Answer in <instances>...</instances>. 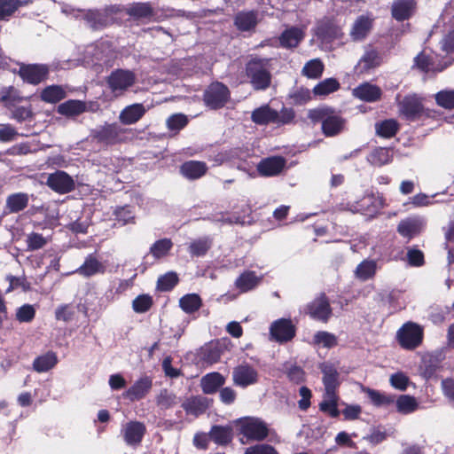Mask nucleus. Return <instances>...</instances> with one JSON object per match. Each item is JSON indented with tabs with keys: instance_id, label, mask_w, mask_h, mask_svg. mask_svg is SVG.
Here are the masks:
<instances>
[{
	"instance_id": "nucleus-64",
	"label": "nucleus",
	"mask_w": 454,
	"mask_h": 454,
	"mask_svg": "<svg viewBox=\"0 0 454 454\" xmlns=\"http://www.w3.org/2000/svg\"><path fill=\"white\" fill-rule=\"evenodd\" d=\"M153 301L149 295H139L132 303L133 309L137 313L146 312L152 306Z\"/></svg>"
},
{
	"instance_id": "nucleus-62",
	"label": "nucleus",
	"mask_w": 454,
	"mask_h": 454,
	"mask_svg": "<svg viewBox=\"0 0 454 454\" xmlns=\"http://www.w3.org/2000/svg\"><path fill=\"white\" fill-rule=\"evenodd\" d=\"M221 357L220 348L216 345H208L202 348V358L209 364L216 363Z\"/></svg>"
},
{
	"instance_id": "nucleus-42",
	"label": "nucleus",
	"mask_w": 454,
	"mask_h": 454,
	"mask_svg": "<svg viewBox=\"0 0 454 454\" xmlns=\"http://www.w3.org/2000/svg\"><path fill=\"white\" fill-rule=\"evenodd\" d=\"M396 411L402 414H410L419 408V403L414 396L401 395L395 400Z\"/></svg>"
},
{
	"instance_id": "nucleus-30",
	"label": "nucleus",
	"mask_w": 454,
	"mask_h": 454,
	"mask_svg": "<svg viewBox=\"0 0 454 454\" xmlns=\"http://www.w3.org/2000/svg\"><path fill=\"white\" fill-rule=\"evenodd\" d=\"M24 99L26 98L22 97L18 90L12 86L4 87L0 90V102L8 109L20 104Z\"/></svg>"
},
{
	"instance_id": "nucleus-6",
	"label": "nucleus",
	"mask_w": 454,
	"mask_h": 454,
	"mask_svg": "<svg viewBox=\"0 0 454 454\" xmlns=\"http://www.w3.org/2000/svg\"><path fill=\"white\" fill-rule=\"evenodd\" d=\"M229 98V89L221 82L210 84L204 93V101L212 109L223 107Z\"/></svg>"
},
{
	"instance_id": "nucleus-22",
	"label": "nucleus",
	"mask_w": 454,
	"mask_h": 454,
	"mask_svg": "<svg viewBox=\"0 0 454 454\" xmlns=\"http://www.w3.org/2000/svg\"><path fill=\"white\" fill-rule=\"evenodd\" d=\"M80 275L89 278L96 274H104L106 266L100 262L94 255L90 254L86 257L84 262L76 270Z\"/></svg>"
},
{
	"instance_id": "nucleus-11",
	"label": "nucleus",
	"mask_w": 454,
	"mask_h": 454,
	"mask_svg": "<svg viewBox=\"0 0 454 454\" xmlns=\"http://www.w3.org/2000/svg\"><path fill=\"white\" fill-rule=\"evenodd\" d=\"M153 387V380L149 376H143L137 380L123 394V397L130 402L145 398Z\"/></svg>"
},
{
	"instance_id": "nucleus-18",
	"label": "nucleus",
	"mask_w": 454,
	"mask_h": 454,
	"mask_svg": "<svg viewBox=\"0 0 454 454\" xmlns=\"http://www.w3.org/2000/svg\"><path fill=\"white\" fill-rule=\"evenodd\" d=\"M286 163V160L281 156L269 157L260 161L257 170L264 176H277L284 169Z\"/></svg>"
},
{
	"instance_id": "nucleus-19",
	"label": "nucleus",
	"mask_w": 454,
	"mask_h": 454,
	"mask_svg": "<svg viewBox=\"0 0 454 454\" xmlns=\"http://www.w3.org/2000/svg\"><path fill=\"white\" fill-rule=\"evenodd\" d=\"M270 334L277 341H287L294 336V327L291 321L279 319L271 325Z\"/></svg>"
},
{
	"instance_id": "nucleus-35",
	"label": "nucleus",
	"mask_w": 454,
	"mask_h": 454,
	"mask_svg": "<svg viewBox=\"0 0 454 454\" xmlns=\"http://www.w3.org/2000/svg\"><path fill=\"white\" fill-rule=\"evenodd\" d=\"M121 132L117 124H106L96 131L95 137L102 142L112 144L116 141Z\"/></svg>"
},
{
	"instance_id": "nucleus-4",
	"label": "nucleus",
	"mask_w": 454,
	"mask_h": 454,
	"mask_svg": "<svg viewBox=\"0 0 454 454\" xmlns=\"http://www.w3.org/2000/svg\"><path fill=\"white\" fill-rule=\"evenodd\" d=\"M136 82V74L127 69L114 70L107 77L106 82L115 97L123 95Z\"/></svg>"
},
{
	"instance_id": "nucleus-27",
	"label": "nucleus",
	"mask_w": 454,
	"mask_h": 454,
	"mask_svg": "<svg viewBox=\"0 0 454 454\" xmlns=\"http://www.w3.org/2000/svg\"><path fill=\"white\" fill-rule=\"evenodd\" d=\"M225 379L219 372L207 373L202 377L200 385L205 394H213L224 384Z\"/></svg>"
},
{
	"instance_id": "nucleus-49",
	"label": "nucleus",
	"mask_w": 454,
	"mask_h": 454,
	"mask_svg": "<svg viewBox=\"0 0 454 454\" xmlns=\"http://www.w3.org/2000/svg\"><path fill=\"white\" fill-rule=\"evenodd\" d=\"M340 88L339 82L334 78H327L317 83L314 89L313 93L316 96H326L338 90Z\"/></svg>"
},
{
	"instance_id": "nucleus-23",
	"label": "nucleus",
	"mask_w": 454,
	"mask_h": 454,
	"mask_svg": "<svg viewBox=\"0 0 454 454\" xmlns=\"http://www.w3.org/2000/svg\"><path fill=\"white\" fill-rule=\"evenodd\" d=\"M145 112V107L142 104H133L121 112L119 120L125 125H130L138 121Z\"/></svg>"
},
{
	"instance_id": "nucleus-44",
	"label": "nucleus",
	"mask_w": 454,
	"mask_h": 454,
	"mask_svg": "<svg viewBox=\"0 0 454 454\" xmlns=\"http://www.w3.org/2000/svg\"><path fill=\"white\" fill-rule=\"evenodd\" d=\"M210 438L217 444L224 445L232 439L231 428L230 427L214 426L209 433Z\"/></svg>"
},
{
	"instance_id": "nucleus-7",
	"label": "nucleus",
	"mask_w": 454,
	"mask_h": 454,
	"mask_svg": "<svg viewBox=\"0 0 454 454\" xmlns=\"http://www.w3.org/2000/svg\"><path fill=\"white\" fill-rule=\"evenodd\" d=\"M240 433L250 440H263L269 433L267 425L256 418H247L239 421Z\"/></svg>"
},
{
	"instance_id": "nucleus-26",
	"label": "nucleus",
	"mask_w": 454,
	"mask_h": 454,
	"mask_svg": "<svg viewBox=\"0 0 454 454\" xmlns=\"http://www.w3.org/2000/svg\"><path fill=\"white\" fill-rule=\"evenodd\" d=\"M209 400L206 397L196 396L187 399L182 406L188 414L199 416L209 407Z\"/></svg>"
},
{
	"instance_id": "nucleus-60",
	"label": "nucleus",
	"mask_w": 454,
	"mask_h": 454,
	"mask_svg": "<svg viewBox=\"0 0 454 454\" xmlns=\"http://www.w3.org/2000/svg\"><path fill=\"white\" fill-rule=\"evenodd\" d=\"M389 382L394 388L404 391L410 383V379L405 373L398 372L390 376Z\"/></svg>"
},
{
	"instance_id": "nucleus-63",
	"label": "nucleus",
	"mask_w": 454,
	"mask_h": 454,
	"mask_svg": "<svg viewBox=\"0 0 454 454\" xmlns=\"http://www.w3.org/2000/svg\"><path fill=\"white\" fill-rule=\"evenodd\" d=\"M47 244V239L42 234L32 232L27 237V246L28 250H37Z\"/></svg>"
},
{
	"instance_id": "nucleus-56",
	"label": "nucleus",
	"mask_w": 454,
	"mask_h": 454,
	"mask_svg": "<svg viewBox=\"0 0 454 454\" xmlns=\"http://www.w3.org/2000/svg\"><path fill=\"white\" fill-rule=\"evenodd\" d=\"M177 283V275L175 272H168L158 278L157 287L160 291L167 292L170 291Z\"/></svg>"
},
{
	"instance_id": "nucleus-12",
	"label": "nucleus",
	"mask_w": 454,
	"mask_h": 454,
	"mask_svg": "<svg viewBox=\"0 0 454 454\" xmlns=\"http://www.w3.org/2000/svg\"><path fill=\"white\" fill-rule=\"evenodd\" d=\"M308 313L314 319L326 322L332 314L327 298L324 294L316 298L308 305Z\"/></svg>"
},
{
	"instance_id": "nucleus-9",
	"label": "nucleus",
	"mask_w": 454,
	"mask_h": 454,
	"mask_svg": "<svg viewBox=\"0 0 454 454\" xmlns=\"http://www.w3.org/2000/svg\"><path fill=\"white\" fill-rule=\"evenodd\" d=\"M46 184L51 190L60 194L72 192L75 186L73 177L61 170L50 174Z\"/></svg>"
},
{
	"instance_id": "nucleus-24",
	"label": "nucleus",
	"mask_w": 454,
	"mask_h": 454,
	"mask_svg": "<svg viewBox=\"0 0 454 454\" xmlns=\"http://www.w3.org/2000/svg\"><path fill=\"white\" fill-rule=\"evenodd\" d=\"M414 10L413 0H395L392 4V15L398 21L409 19Z\"/></svg>"
},
{
	"instance_id": "nucleus-14",
	"label": "nucleus",
	"mask_w": 454,
	"mask_h": 454,
	"mask_svg": "<svg viewBox=\"0 0 454 454\" xmlns=\"http://www.w3.org/2000/svg\"><path fill=\"white\" fill-rule=\"evenodd\" d=\"M19 73L23 81L38 84L46 78L48 68L43 65H24L20 67Z\"/></svg>"
},
{
	"instance_id": "nucleus-3",
	"label": "nucleus",
	"mask_w": 454,
	"mask_h": 454,
	"mask_svg": "<svg viewBox=\"0 0 454 454\" xmlns=\"http://www.w3.org/2000/svg\"><path fill=\"white\" fill-rule=\"evenodd\" d=\"M423 328L413 322H407L397 331L396 339L400 346L405 349H414L423 340Z\"/></svg>"
},
{
	"instance_id": "nucleus-2",
	"label": "nucleus",
	"mask_w": 454,
	"mask_h": 454,
	"mask_svg": "<svg viewBox=\"0 0 454 454\" xmlns=\"http://www.w3.org/2000/svg\"><path fill=\"white\" fill-rule=\"evenodd\" d=\"M246 74L254 90H266L271 82L270 59H252L246 66Z\"/></svg>"
},
{
	"instance_id": "nucleus-40",
	"label": "nucleus",
	"mask_w": 454,
	"mask_h": 454,
	"mask_svg": "<svg viewBox=\"0 0 454 454\" xmlns=\"http://www.w3.org/2000/svg\"><path fill=\"white\" fill-rule=\"evenodd\" d=\"M27 3V0H0V20H8L20 6Z\"/></svg>"
},
{
	"instance_id": "nucleus-61",
	"label": "nucleus",
	"mask_w": 454,
	"mask_h": 454,
	"mask_svg": "<svg viewBox=\"0 0 454 454\" xmlns=\"http://www.w3.org/2000/svg\"><path fill=\"white\" fill-rule=\"evenodd\" d=\"M188 123V119L184 114H176L171 115L167 120V126L170 130H174L176 132L179 131L183 128L186 126Z\"/></svg>"
},
{
	"instance_id": "nucleus-43",
	"label": "nucleus",
	"mask_w": 454,
	"mask_h": 454,
	"mask_svg": "<svg viewBox=\"0 0 454 454\" xmlns=\"http://www.w3.org/2000/svg\"><path fill=\"white\" fill-rule=\"evenodd\" d=\"M202 301L197 294H188L179 300L180 308L187 314H192L200 309Z\"/></svg>"
},
{
	"instance_id": "nucleus-29",
	"label": "nucleus",
	"mask_w": 454,
	"mask_h": 454,
	"mask_svg": "<svg viewBox=\"0 0 454 454\" xmlns=\"http://www.w3.org/2000/svg\"><path fill=\"white\" fill-rule=\"evenodd\" d=\"M378 269V263L375 260H364L356 268L355 277L361 280L366 281L372 278Z\"/></svg>"
},
{
	"instance_id": "nucleus-21",
	"label": "nucleus",
	"mask_w": 454,
	"mask_h": 454,
	"mask_svg": "<svg viewBox=\"0 0 454 454\" xmlns=\"http://www.w3.org/2000/svg\"><path fill=\"white\" fill-rule=\"evenodd\" d=\"M353 95L366 102H375L380 98L381 90L373 84L365 82L353 90Z\"/></svg>"
},
{
	"instance_id": "nucleus-48",
	"label": "nucleus",
	"mask_w": 454,
	"mask_h": 454,
	"mask_svg": "<svg viewBox=\"0 0 454 454\" xmlns=\"http://www.w3.org/2000/svg\"><path fill=\"white\" fill-rule=\"evenodd\" d=\"M66 97L65 90L59 85L46 87L41 93V98L47 103H56Z\"/></svg>"
},
{
	"instance_id": "nucleus-58",
	"label": "nucleus",
	"mask_w": 454,
	"mask_h": 454,
	"mask_svg": "<svg viewBox=\"0 0 454 454\" xmlns=\"http://www.w3.org/2000/svg\"><path fill=\"white\" fill-rule=\"evenodd\" d=\"M35 316V309L33 305L24 304L16 311V318L20 323L31 322Z\"/></svg>"
},
{
	"instance_id": "nucleus-53",
	"label": "nucleus",
	"mask_w": 454,
	"mask_h": 454,
	"mask_svg": "<svg viewBox=\"0 0 454 454\" xmlns=\"http://www.w3.org/2000/svg\"><path fill=\"white\" fill-rule=\"evenodd\" d=\"M436 104L445 109H454V90H442L434 95Z\"/></svg>"
},
{
	"instance_id": "nucleus-16",
	"label": "nucleus",
	"mask_w": 454,
	"mask_h": 454,
	"mask_svg": "<svg viewBox=\"0 0 454 454\" xmlns=\"http://www.w3.org/2000/svg\"><path fill=\"white\" fill-rule=\"evenodd\" d=\"M145 430L144 423L130 421L122 427L121 433L127 444L137 445L141 442Z\"/></svg>"
},
{
	"instance_id": "nucleus-46",
	"label": "nucleus",
	"mask_w": 454,
	"mask_h": 454,
	"mask_svg": "<svg viewBox=\"0 0 454 454\" xmlns=\"http://www.w3.org/2000/svg\"><path fill=\"white\" fill-rule=\"evenodd\" d=\"M364 392H365L370 398V401L375 406H387L395 402V396L392 395H387L386 393L372 389V388H364Z\"/></svg>"
},
{
	"instance_id": "nucleus-34",
	"label": "nucleus",
	"mask_w": 454,
	"mask_h": 454,
	"mask_svg": "<svg viewBox=\"0 0 454 454\" xmlns=\"http://www.w3.org/2000/svg\"><path fill=\"white\" fill-rule=\"evenodd\" d=\"M372 27V20L368 17L360 16L354 23L350 36L355 41L364 39Z\"/></svg>"
},
{
	"instance_id": "nucleus-57",
	"label": "nucleus",
	"mask_w": 454,
	"mask_h": 454,
	"mask_svg": "<svg viewBox=\"0 0 454 454\" xmlns=\"http://www.w3.org/2000/svg\"><path fill=\"white\" fill-rule=\"evenodd\" d=\"M211 247V240L207 238L200 239L191 243L189 251L195 256L204 255Z\"/></svg>"
},
{
	"instance_id": "nucleus-17",
	"label": "nucleus",
	"mask_w": 454,
	"mask_h": 454,
	"mask_svg": "<svg viewBox=\"0 0 454 454\" xmlns=\"http://www.w3.org/2000/svg\"><path fill=\"white\" fill-rule=\"evenodd\" d=\"M76 18H82L86 24L93 29H99L109 23L107 11H77Z\"/></svg>"
},
{
	"instance_id": "nucleus-45",
	"label": "nucleus",
	"mask_w": 454,
	"mask_h": 454,
	"mask_svg": "<svg viewBox=\"0 0 454 454\" xmlns=\"http://www.w3.org/2000/svg\"><path fill=\"white\" fill-rule=\"evenodd\" d=\"M375 129L377 135L382 137L390 138L398 131L399 124L395 120L388 119L376 123Z\"/></svg>"
},
{
	"instance_id": "nucleus-51",
	"label": "nucleus",
	"mask_w": 454,
	"mask_h": 454,
	"mask_svg": "<svg viewBox=\"0 0 454 454\" xmlns=\"http://www.w3.org/2000/svg\"><path fill=\"white\" fill-rule=\"evenodd\" d=\"M127 13L136 18H147L153 14V8L149 3H136L129 6Z\"/></svg>"
},
{
	"instance_id": "nucleus-55",
	"label": "nucleus",
	"mask_w": 454,
	"mask_h": 454,
	"mask_svg": "<svg viewBox=\"0 0 454 454\" xmlns=\"http://www.w3.org/2000/svg\"><path fill=\"white\" fill-rule=\"evenodd\" d=\"M314 342L323 348H331L337 345V337L328 332L321 331L317 332L314 335Z\"/></svg>"
},
{
	"instance_id": "nucleus-33",
	"label": "nucleus",
	"mask_w": 454,
	"mask_h": 454,
	"mask_svg": "<svg viewBox=\"0 0 454 454\" xmlns=\"http://www.w3.org/2000/svg\"><path fill=\"white\" fill-rule=\"evenodd\" d=\"M338 401V394L324 393L323 401L319 403V410L332 418H337L340 414Z\"/></svg>"
},
{
	"instance_id": "nucleus-52",
	"label": "nucleus",
	"mask_w": 454,
	"mask_h": 454,
	"mask_svg": "<svg viewBox=\"0 0 454 454\" xmlns=\"http://www.w3.org/2000/svg\"><path fill=\"white\" fill-rule=\"evenodd\" d=\"M9 110L11 112V118L18 122L29 121L33 117V111L30 106H19L18 104Z\"/></svg>"
},
{
	"instance_id": "nucleus-39",
	"label": "nucleus",
	"mask_w": 454,
	"mask_h": 454,
	"mask_svg": "<svg viewBox=\"0 0 454 454\" xmlns=\"http://www.w3.org/2000/svg\"><path fill=\"white\" fill-rule=\"evenodd\" d=\"M28 195L23 192L12 194L6 199V207L10 213H18L27 207Z\"/></svg>"
},
{
	"instance_id": "nucleus-25",
	"label": "nucleus",
	"mask_w": 454,
	"mask_h": 454,
	"mask_svg": "<svg viewBox=\"0 0 454 454\" xmlns=\"http://www.w3.org/2000/svg\"><path fill=\"white\" fill-rule=\"evenodd\" d=\"M180 170L186 178L198 179L206 174L207 167L205 162L189 160L181 166Z\"/></svg>"
},
{
	"instance_id": "nucleus-37",
	"label": "nucleus",
	"mask_w": 454,
	"mask_h": 454,
	"mask_svg": "<svg viewBox=\"0 0 454 454\" xmlns=\"http://www.w3.org/2000/svg\"><path fill=\"white\" fill-rule=\"evenodd\" d=\"M85 109L86 106L82 101L68 100L58 106V113L62 115L73 117L82 114Z\"/></svg>"
},
{
	"instance_id": "nucleus-32",
	"label": "nucleus",
	"mask_w": 454,
	"mask_h": 454,
	"mask_svg": "<svg viewBox=\"0 0 454 454\" xmlns=\"http://www.w3.org/2000/svg\"><path fill=\"white\" fill-rule=\"evenodd\" d=\"M57 363V355L52 351H49L34 360L33 368L38 372H44L53 368Z\"/></svg>"
},
{
	"instance_id": "nucleus-38",
	"label": "nucleus",
	"mask_w": 454,
	"mask_h": 454,
	"mask_svg": "<svg viewBox=\"0 0 454 454\" xmlns=\"http://www.w3.org/2000/svg\"><path fill=\"white\" fill-rule=\"evenodd\" d=\"M257 13L254 12H243L236 15L235 25L239 30L248 31L257 24Z\"/></svg>"
},
{
	"instance_id": "nucleus-54",
	"label": "nucleus",
	"mask_w": 454,
	"mask_h": 454,
	"mask_svg": "<svg viewBox=\"0 0 454 454\" xmlns=\"http://www.w3.org/2000/svg\"><path fill=\"white\" fill-rule=\"evenodd\" d=\"M173 243L169 239H162L156 241L150 248L153 257L159 259L166 256L172 248Z\"/></svg>"
},
{
	"instance_id": "nucleus-36",
	"label": "nucleus",
	"mask_w": 454,
	"mask_h": 454,
	"mask_svg": "<svg viewBox=\"0 0 454 454\" xmlns=\"http://www.w3.org/2000/svg\"><path fill=\"white\" fill-rule=\"evenodd\" d=\"M393 160L392 153L389 149L379 147L374 149L368 156L367 160L370 164L381 167L391 162Z\"/></svg>"
},
{
	"instance_id": "nucleus-10",
	"label": "nucleus",
	"mask_w": 454,
	"mask_h": 454,
	"mask_svg": "<svg viewBox=\"0 0 454 454\" xmlns=\"http://www.w3.org/2000/svg\"><path fill=\"white\" fill-rule=\"evenodd\" d=\"M323 373V384L325 394H337L340 387V373L338 368L330 362H325L319 365Z\"/></svg>"
},
{
	"instance_id": "nucleus-28",
	"label": "nucleus",
	"mask_w": 454,
	"mask_h": 454,
	"mask_svg": "<svg viewBox=\"0 0 454 454\" xmlns=\"http://www.w3.org/2000/svg\"><path fill=\"white\" fill-rule=\"evenodd\" d=\"M277 117V111L271 109L268 105L262 106L252 112L251 119L258 125L274 123Z\"/></svg>"
},
{
	"instance_id": "nucleus-8",
	"label": "nucleus",
	"mask_w": 454,
	"mask_h": 454,
	"mask_svg": "<svg viewBox=\"0 0 454 454\" xmlns=\"http://www.w3.org/2000/svg\"><path fill=\"white\" fill-rule=\"evenodd\" d=\"M259 373L249 364L244 363L233 369L232 380L236 386L247 387L258 382Z\"/></svg>"
},
{
	"instance_id": "nucleus-47",
	"label": "nucleus",
	"mask_w": 454,
	"mask_h": 454,
	"mask_svg": "<svg viewBox=\"0 0 454 454\" xmlns=\"http://www.w3.org/2000/svg\"><path fill=\"white\" fill-rule=\"evenodd\" d=\"M324 71V64L319 59H314L308 61L302 70L301 74L310 79L319 78Z\"/></svg>"
},
{
	"instance_id": "nucleus-15",
	"label": "nucleus",
	"mask_w": 454,
	"mask_h": 454,
	"mask_svg": "<svg viewBox=\"0 0 454 454\" xmlns=\"http://www.w3.org/2000/svg\"><path fill=\"white\" fill-rule=\"evenodd\" d=\"M305 37V28L289 27L279 35V44L286 49L296 48Z\"/></svg>"
},
{
	"instance_id": "nucleus-31",
	"label": "nucleus",
	"mask_w": 454,
	"mask_h": 454,
	"mask_svg": "<svg viewBox=\"0 0 454 454\" xmlns=\"http://www.w3.org/2000/svg\"><path fill=\"white\" fill-rule=\"evenodd\" d=\"M318 37L325 40L326 43L333 39L340 38L342 35L341 28L332 20H325V23L321 25L317 31Z\"/></svg>"
},
{
	"instance_id": "nucleus-50",
	"label": "nucleus",
	"mask_w": 454,
	"mask_h": 454,
	"mask_svg": "<svg viewBox=\"0 0 454 454\" xmlns=\"http://www.w3.org/2000/svg\"><path fill=\"white\" fill-rule=\"evenodd\" d=\"M380 64V57L374 50L366 51L361 58L358 67L361 71H368L378 67Z\"/></svg>"
},
{
	"instance_id": "nucleus-1",
	"label": "nucleus",
	"mask_w": 454,
	"mask_h": 454,
	"mask_svg": "<svg viewBox=\"0 0 454 454\" xmlns=\"http://www.w3.org/2000/svg\"><path fill=\"white\" fill-rule=\"evenodd\" d=\"M308 116L313 122L322 123V131L326 137L337 136L345 129L346 120L333 108L312 109Z\"/></svg>"
},
{
	"instance_id": "nucleus-59",
	"label": "nucleus",
	"mask_w": 454,
	"mask_h": 454,
	"mask_svg": "<svg viewBox=\"0 0 454 454\" xmlns=\"http://www.w3.org/2000/svg\"><path fill=\"white\" fill-rule=\"evenodd\" d=\"M157 404L162 409H168L177 403L176 395L168 390H161L156 399Z\"/></svg>"
},
{
	"instance_id": "nucleus-41",
	"label": "nucleus",
	"mask_w": 454,
	"mask_h": 454,
	"mask_svg": "<svg viewBox=\"0 0 454 454\" xmlns=\"http://www.w3.org/2000/svg\"><path fill=\"white\" fill-rule=\"evenodd\" d=\"M262 278H259L253 271H246L242 273L236 280V286L241 292H247L254 288L261 281Z\"/></svg>"
},
{
	"instance_id": "nucleus-20",
	"label": "nucleus",
	"mask_w": 454,
	"mask_h": 454,
	"mask_svg": "<svg viewBox=\"0 0 454 454\" xmlns=\"http://www.w3.org/2000/svg\"><path fill=\"white\" fill-rule=\"evenodd\" d=\"M423 220L419 217H411L400 222L398 232L404 238L411 239L420 233L423 228Z\"/></svg>"
},
{
	"instance_id": "nucleus-13",
	"label": "nucleus",
	"mask_w": 454,
	"mask_h": 454,
	"mask_svg": "<svg viewBox=\"0 0 454 454\" xmlns=\"http://www.w3.org/2000/svg\"><path fill=\"white\" fill-rule=\"evenodd\" d=\"M415 67L425 73H437L445 69L450 62L442 63L437 60L436 56L427 55L425 52L419 53L414 59Z\"/></svg>"
},
{
	"instance_id": "nucleus-5",
	"label": "nucleus",
	"mask_w": 454,
	"mask_h": 454,
	"mask_svg": "<svg viewBox=\"0 0 454 454\" xmlns=\"http://www.w3.org/2000/svg\"><path fill=\"white\" fill-rule=\"evenodd\" d=\"M423 98L417 94H409L398 100V111L401 116L408 121L418 120L425 114Z\"/></svg>"
}]
</instances>
